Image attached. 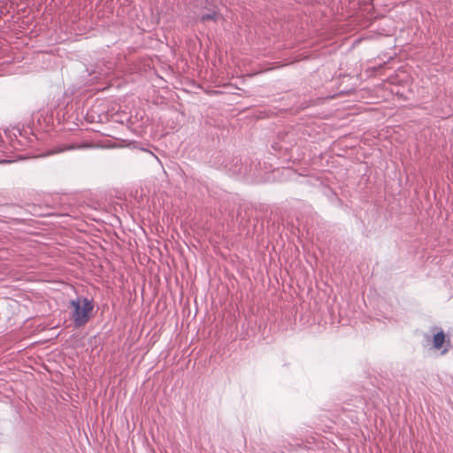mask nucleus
<instances>
[{
	"mask_svg": "<svg viewBox=\"0 0 453 453\" xmlns=\"http://www.w3.org/2000/svg\"><path fill=\"white\" fill-rule=\"evenodd\" d=\"M70 306L73 308L71 319L75 327L85 326L90 318V313L94 309L93 300L87 297H76L70 301Z\"/></svg>",
	"mask_w": 453,
	"mask_h": 453,
	"instance_id": "obj_1",
	"label": "nucleus"
},
{
	"mask_svg": "<svg viewBox=\"0 0 453 453\" xmlns=\"http://www.w3.org/2000/svg\"><path fill=\"white\" fill-rule=\"evenodd\" d=\"M220 167L233 176L246 177L249 175H255V173H252L251 165H248L247 162L242 163L237 157L224 160L220 164Z\"/></svg>",
	"mask_w": 453,
	"mask_h": 453,
	"instance_id": "obj_2",
	"label": "nucleus"
},
{
	"mask_svg": "<svg viewBox=\"0 0 453 453\" xmlns=\"http://www.w3.org/2000/svg\"><path fill=\"white\" fill-rule=\"evenodd\" d=\"M431 332L433 333L432 348L439 350L441 355H445L449 351L450 340L446 338V334L441 327L433 326Z\"/></svg>",
	"mask_w": 453,
	"mask_h": 453,
	"instance_id": "obj_3",
	"label": "nucleus"
},
{
	"mask_svg": "<svg viewBox=\"0 0 453 453\" xmlns=\"http://www.w3.org/2000/svg\"><path fill=\"white\" fill-rule=\"evenodd\" d=\"M94 146L87 142H70V143H62L54 146L52 149L49 150L43 156H50L54 154L62 153L67 150H85V149H90Z\"/></svg>",
	"mask_w": 453,
	"mask_h": 453,
	"instance_id": "obj_4",
	"label": "nucleus"
},
{
	"mask_svg": "<svg viewBox=\"0 0 453 453\" xmlns=\"http://www.w3.org/2000/svg\"><path fill=\"white\" fill-rule=\"evenodd\" d=\"M220 17L219 13L216 11H211L206 14H203L201 16V21L205 22L208 20H212L214 22L218 21L219 18Z\"/></svg>",
	"mask_w": 453,
	"mask_h": 453,
	"instance_id": "obj_5",
	"label": "nucleus"
},
{
	"mask_svg": "<svg viewBox=\"0 0 453 453\" xmlns=\"http://www.w3.org/2000/svg\"><path fill=\"white\" fill-rule=\"evenodd\" d=\"M2 162H6V161H5V160H4V161H0V163H2Z\"/></svg>",
	"mask_w": 453,
	"mask_h": 453,
	"instance_id": "obj_6",
	"label": "nucleus"
}]
</instances>
